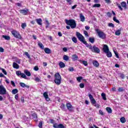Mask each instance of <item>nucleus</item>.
I'll use <instances>...</instances> for the list:
<instances>
[{
  "instance_id": "f257e3e1",
  "label": "nucleus",
  "mask_w": 128,
  "mask_h": 128,
  "mask_svg": "<svg viewBox=\"0 0 128 128\" xmlns=\"http://www.w3.org/2000/svg\"><path fill=\"white\" fill-rule=\"evenodd\" d=\"M65 22L68 24V26H70V28L72 29L76 28V20H66Z\"/></svg>"
},
{
  "instance_id": "f03ea898",
  "label": "nucleus",
  "mask_w": 128,
  "mask_h": 128,
  "mask_svg": "<svg viewBox=\"0 0 128 128\" xmlns=\"http://www.w3.org/2000/svg\"><path fill=\"white\" fill-rule=\"evenodd\" d=\"M86 48H88L89 50L92 51V52H95L96 54H100V50L98 48L96 47V46H92L91 44H88L86 46Z\"/></svg>"
},
{
  "instance_id": "7ed1b4c3",
  "label": "nucleus",
  "mask_w": 128,
  "mask_h": 128,
  "mask_svg": "<svg viewBox=\"0 0 128 128\" xmlns=\"http://www.w3.org/2000/svg\"><path fill=\"white\" fill-rule=\"evenodd\" d=\"M54 82L57 86H60L62 84V77L60 73L57 72L54 74Z\"/></svg>"
},
{
  "instance_id": "20e7f679",
  "label": "nucleus",
  "mask_w": 128,
  "mask_h": 128,
  "mask_svg": "<svg viewBox=\"0 0 128 128\" xmlns=\"http://www.w3.org/2000/svg\"><path fill=\"white\" fill-rule=\"evenodd\" d=\"M76 36L78 38V40L81 42H82L84 44H86V46L88 44L86 41V39L84 37L82 36V34L79 32H76Z\"/></svg>"
},
{
  "instance_id": "39448f33",
  "label": "nucleus",
  "mask_w": 128,
  "mask_h": 128,
  "mask_svg": "<svg viewBox=\"0 0 128 128\" xmlns=\"http://www.w3.org/2000/svg\"><path fill=\"white\" fill-rule=\"evenodd\" d=\"M76 36L78 38V40L81 42H82L84 44H86V46L88 44L86 41V39L84 37L82 36V34L79 32H76Z\"/></svg>"
},
{
  "instance_id": "423d86ee",
  "label": "nucleus",
  "mask_w": 128,
  "mask_h": 128,
  "mask_svg": "<svg viewBox=\"0 0 128 128\" xmlns=\"http://www.w3.org/2000/svg\"><path fill=\"white\" fill-rule=\"evenodd\" d=\"M96 32H97V34L100 38H102V40H104L106 38V35L104 32L100 31L99 29H96Z\"/></svg>"
},
{
  "instance_id": "0eeeda50",
  "label": "nucleus",
  "mask_w": 128,
  "mask_h": 128,
  "mask_svg": "<svg viewBox=\"0 0 128 128\" xmlns=\"http://www.w3.org/2000/svg\"><path fill=\"white\" fill-rule=\"evenodd\" d=\"M90 100L92 106H96V108H100V104H96V100L94 99V96H90Z\"/></svg>"
},
{
  "instance_id": "6e6552de",
  "label": "nucleus",
  "mask_w": 128,
  "mask_h": 128,
  "mask_svg": "<svg viewBox=\"0 0 128 128\" xmlns=\"http://www.w3.org/2000/svg\"><path fill=\"white\" fill-rule=\"evenodd\" d=\"M11 32L12 36H14V38H18V40H22V36H20V33H18V32L16 30H13Z\"/></svg>"
},
{
  "instance_id": "1a4fd4ad",
  "label": "nucleus",
  "mask_w": 128,
  "mask_h": 128,
  "mask_svg": "<svg viewBox=\"0 0 128 128\" xmlns=\"http://www.w3.org/2000/svg\"><path fill=\"white\" fill-rule=\"evenodd\" d=\"M16 74L18 76H21L22 78H24V80H28V78L26 76V75L24 73H22V71L18 70L16 72Z\"/></svg>"
},
{
  "instance_id": "9d476101",
  "label": "nucleus",
  "mask_w": 128,
  "mask_h": 128,
  "mask_svg": "<svg viewBox=\"0 0 128 128\" xmlns=\"http://www.w3.org/2000/svg\"><path fill=\"white\" fill-rule=\"evenodd\" d=\"M66 106L69 112H74V106H72V105L70 102H66Z\"/></svg>"
},
{
  "instance_id": "9b49d317",
  "label": "nucleus",
  "mask_w": 128,
  "mask_h": 128,
  "mask_svg": "<svg viewBox=\"0 0 128 128\" xmlns=\"http://www.w3.org/2000/svg\"><path fill=\"white\" fill-rule=\"evenodd\" d=\"M6 94V90L3 85H0V94Z\"/></svg>"
},
{
  "instance_id": "f8f14e48",
  "label": "nucleus",
  "mask_w": 128,
  "mask_h": 128,
  "mask_svg": "<svg viewBox=\"0 0 128 128\" xmlns=\"http://www.w3.org/2000/svg\"><path fill=\"white\" fill-rule=\"evenodd\" d=\"M20 14H23V16H26V14H28V9L20 10Z\"/></svg>"
},
{
  "instance_id": "ddd939ff",
  "label": "nucleus",
  "mask_w": 128,
  "mask_h": 128,
  "mask_svg": "<svg viewBox=\"0 0 128 128\" xmlns=\"http://www.w3.org/2000/svg\"><path fill=\"white\" fill-rule=\"evenodd\" d=\"M53 127L54 128H65L64 126L62 124H58L56 123L53 125Z\"/></svg>"
},
{
  "instance_id": "4468645a",
  "label": "nucleus",
  "mask_w": 128,
  "mask_h": 128,
  "mask_svg": "<svg viewBox=\"0 0 128 128\" xmlns=\"http://www.w3.org/2000/svg\"><path fill=\"white\" fill-rule=\"evenodd\" d=\"M103 52H104L106 53L108 52H110V48H108V46L106 44H104L103 46Z\"/></svg>"
},
{
  "instance_id": "2eb2a0df",
  "label": "nucleus",
  "mask_w": 128,
  "mask_h": 128,
  "mask_svg": "<svg viewBox=\"0 0 128 128\" xmlns=\"http://www.w3.org/2000/svg\"><path fill=\"white\" fill-rule=\"evenodd\" d=\"M92 63L93 64V66H96V68H98V66H100V64L98 63V62L97 60H94L92 62Z\"/></svg>"
},
{
  "instance_id": "dca6fc26",
  "label": "nucleus",
  "mask_w": 128,
  "mask_h": 128,
  "mask_svg": "<svg viewBox=\"0 0 128 128\" xmlns=\"http://www.w3.org/2000/svg\"><path fill=\"white\" fill-rule=\"evenodd\" d=\"M20 86H21V88H30V86L26 84L24 82H20Z\"/></svg>"
},
{
  "instance_id": "f3484780",
  "label": "nucleus",
  "mask_w": 128,
  "mask_h": 128,
  "mask_svg": "<svg viewBox=\"0 0 128 128\" xmlns=\"http://www.w3.org/2000/svg\"><path fill=\"white\" fill-rule=\"evenodd\" d=\"M80 22H84L86 20V18L84 17V16L82 14H80Z\"/></svg>"
},
{
  "instance_id": "a211bd4d",
  "label": "nucleus",
  "mask_w": 128,
  "mask_h": 128,
  "mask_svg": "<svg viewBox=\"0 0 128 128\" xmlns=\"http://www.w3.org/2000/svg\"><path fill=\"white\" fill-rule=\"evenodd\" d=\"M24 74H26V76H32V74L28 70H24Z\"/></svg>"
},
{
  "instance_id": "6ab92c4d",
  "label": "nucleus",
  "mask_w": 128,
  "mask_h": 128,
  "mask_svg": "<svg viewBox=\"0 0 128 128\" xmlns=\"http://www.w3.org/2000/svg\"><path fill=\"white\" fill-rule=\"evenodd\" d=\"M44 52H46V54H50L52 53V50H50V49L48 48H46L44 49Z\"/></svg>"
},
{
  "instance_id": "aec40b11",
  "label": "nucleus",
  "mask_w": 128,
  "mask_h": 128,
  "mask_svg": "<svg viewBox=\"0 0 128 128\" xmlns=\"http://www.w3.org/2000/svg\"><path fill=\"white\" fill-rule=\"evenodd\" d=\"M36 20L38 24H39V26H42V18H40L38 19H36Z\"/></svg>"
},
{
  "instance_id": "412c9836",
  "label": "nucleus",
  "mask_w": 128,
  "mask_h": 128,
  "mask_svg": "<svg viewBox=\"0 0 128 128\" xmlns=\"http://www.w3.org/2000/svg\"><path fill=\"white\" fill-rule=\"evenodd\" d=\"M122 32V28H120V29L116 30L115 32L116 36H120V33Z\"/></svg>"
},
{
  "instance_id": "4be33fe9",
  "label": "nucleus",
  "mask_w": 128,
  "mask_h": 128,
  "mask_svg": "<svg viewBox=\"0 0 128 128\" xmlns=\"http://www.w3.org/2000/svg\"><path fill=\"white\" fill-rule=\"evenodd\" d=\"M12 66L14 68H16V70H18V68H20V66L14 62L13 63Z\"/></svg>"
},
{
  "instance_id": "5701e85b",
  "label": "nucleus",
  "mask_w": 128,
  "mask_h": 128,
  "mask_svg": "<svg viewBox=\"0 0 128 128\" xmlns=\"http://www.w3.org/2000/svg\"><path fill=\"white\" fill-rule=\"evenodd\" d=\"M34 80L36 82H40L42 80H40V76H35Z\"/></svg>"
},
{
  "instance_id": "b1692460",
  "label": "nucleus",
  "mask_w": 128,
  "mask_h": 128,
  "mask_svg": "<svg viewBox=\"0 0 128 128\" xmlns=\"http://www.w3.org/2000/svg\"><path fill=\"white\" fill-rule=\"evenodd\" d=\"M59 66L61 68H64L66 67V64L62 62H59Z\"/></svg>"
},
{
  "instance_id": "393cba45",
  "label": "nucleus",
  "mask_w": 128,
  "mask_h": 128,
  "mask_svg": "<svg viewBox=\"0 0 128 128\" xmlns=\"http://www.w3.org/2000/svg\"><path fill=\"white\" fill-rule=\"evenodd\" d=\"M78 58V56L76 54H73L72 56V60L74 62H76Z\"/></svg>"
},
{
  "instance_id": "a878e982",
  "label": "nucleus",
  "mask_w": 128,
  "mask_h": 128,
  "mask_svg": "<svg viewBox=\"0 0 128 128\" xmlns=\"http://www.w3.org/2000/svg\"><path fill=\"white\" fill-rule=\"evenodd\" d=\"M38 46L40 48H42V50H44V46L42 44V43L40 42H38Z\"/></svg>"
},
{
  "instance_id": "bb28decb",
  "label": "nucleus",
  "mask_w": 128,
  "mask_h": 128,
  "mask_svg": "<svg viewBox=\"0 0 128 128\" xmlns=\"http://www.w3.org/2000/svg\"><path fill=\"white\" fill-rule=\"evenodd\" d=\"M2 38H4V40H10V36H8L3 35L2 36Z\"/></svg>"
},
{
  "instance_id": "cd10ccee",
  "label": "nucleus",
  "mask_w": 128,
  "mask_h": 128,
  "mask_svg": "<svg viewBox=\"0 0 128 128\" xmlns=\"http://www.w3.org/2000/svg\"><path fill=\"white\" fill-rule=\"evenodd\" d=\"M121 6L122 8H124L125 10L126 8V3L125 2H121Z\"/></svg>"
},
{
  "instance_id": "c85d7f7f",
  "label": "nucleus",
  "mask_w": 128,
  "mask_h": 128,
  "mask_svg": "<svg viewBox=\"0 0 128 128\" xmlns=\"http://www.w3.org/2000/svg\"><path fill=\"white\" fill-rule=\"evenodd\" d=\"M120 121L122 124H124V122H126V118L124 117H122L120 118Z\"/></svg>"
},
{
  "instance_id": "c756f323",
  "label": "nucleus",
  "mask_w": 128,
  "mask_h": 128,
  "mask_svg": "<svg viewBox=\"0 0 128 128\" xmlns=\"http://www.w3.org/2000/svg\"><path fill=\"white\" fill-rule=\"evenodd\" d=\"M106 56L108 58H112V52L108 51V52H106Z\"/></svg>"
},
{
  "instance_id": "7c9ffc66",
  "label": "nucleus",
  "mask_w": 128,
  "mask_h": 128,
  "mask_svg": "<svg viewBox=\"0 0 128 128\" xmlns=\"http://www.w3.org/2000/svg\"><path fill=\"white\" fill-rule=\"evenodd\" d=\"M106 112H108V114H112V108H110V107H107L106 108Z\"/></svg>"
},
{
  "instance_id": "2f4dec72",
  "label": "nucleus",
  "mask_w": 128,
  "mask_h": 128,
  "mask_svg": "<svg viewBox=\"0 0 128 128\" xmlns=\"http://www.w3.org/2000/svg\"><path fill=\"white\" fill-rule=\"evenodd\" d=\"M69 59H70V58L68 57V56L66 55H64L63 60H66V62H68V60Z\"/></svg>"
},
{
  "instance_id": "473e14b6",
  "label": "nucleus",
  "mask_w": 128,
  "mask_h": 128,
  "mask_svg": "<svg viewBox=\"0 0 128 128\" xmlns=\"http://www.w3.org/2000/svg\"><path fill=\"white\" fill-rule=\"evenodd\" d=\"M32 116L34 120H38V114H36L34 113Z\"/></svg>"
},
{
  "instance_id": "72a5a7b5",
  "label": "nucleus",
  "mask_w": 128,
  "mask_h": 128,
  "mask_svg": "<svg viewBox=\"0 0 128 128\" xmlns=\"http://www.w3.org/2000/svg\"><path fill=\"white\" fill-rule=\"evenodd\" d=\"M89 42H91V44H94V37L90 38Z\"/></svg>"
},
{
  "instance_id": "f704fd0d",
  "label": "nucleus",
  "mask_w": 128,
  "mask_h": 128,
  "mask_svg": "<svg viewBox=\"0 0 128 128\" xmlns=\"http://www.w3.org/2000/svg\"><path fill=\"white\" fill-rule=\"evenodd\" d=\"M113 20L115 22H116L117 24H120V20H118V19H116V16H114L113 18Z\"/></svg>"
},
{
  "instance_id": "c9c22d12",
  "label": "nucleus",
  "mask_w": 128,
  "mask_h": 128,
  "mask_svg": "<svg viewBox=\"0 0 128 128\" xmlns=\"http://www.w3.org/2000/svg\"><path fill=\"white\" fill-rule=\"evenodd\" d=\"M80 62H81V64H84L85 66H88V62H86V60H81Z\"/></svg>"
},
{
  "instance_id": "e433bc0d",
  "label": "nucleus",
  "mask_w": 128,
  "mask_h": 128,
  "mask_svg": "<svg viewBox=\"0 0 128 128\" xmlns=\"http://www.w3.org/2000/svg\"><path fill=\"white\" fill-rule=\"evenodd\" d=\"M92 8H100V4H94L92 6Z\"/></svg>"
},
{
  "instance_id": "4c0bfd02",
  "label": "nucleus",
  "mask_w": 128,
  "mask_h": 128,
  "mask_svg": "<svg viewBox=\"0 0 128 128\" xmlns=\"http://www.w3.org/2000/svg\"><path fill=\"white\" fill-rule=\"evenodd\" d=\"M72 40L74 42L75 44H76L78 42V39L76 38V37H73L72 38Z\"/></svg>"
},
{
  "instance_id": "58836bf2",
  "label": "nucleus",
  "mask_w": 128,
  "mask_h": 128,
  "mask_svg": "<svg viewBox=\"0 0 128 128\" xmlns=\"http://www.w3.org/2000/svg\"><path fill=\"white\" fill-rule=\"evenodd\" d=\"M18 89H14L12 90V92L13 94H18Z\"/></svg>"
},
{
  "instance_id": "ea45409f",
  "label": "nucleus",
  "mask_w": 128,
  "mask_h": 128,
  "mask_svg": "<svg viewBox=\"0 0 128 128\" xmlns=\"http://www.w3.org/2000/svg\"><path fill=\"white\" fill-rule=\"evenodd\" d=\"M60 108L62 110H66V105H64V104H61Z\"/></svg>"
},
{
  "instance_id": "a19ab883",
  "label": "nucleus",
  "mask_w": 128,
  "mask_h": 128,
  "mask_svg": "<svg viewBox=\"0 0 128 128\" xmlns=\"http://www.w3.org/2000/svg\"><path fill=\"white\" fill-rule=\"evenodd\" d=\"M124 88L122 87H120L118 89V92H124Z\"/></svg>"
},
{
  "instance_id": "79ce46f5",
  "label": "nucleus",
  "mask_w": 128,
  "mask_h": 128,
  "mask_svg": "<svg viewBox=\"0 0 128 128\" xmlns=\"http://www.w3.org/2000/svg\"><path fill=\"white\" fill-rule=\"evenodd\" d=\"M114 54H115V56L117 58H120V56H118V52L116 50H114Z\"/></svg>"
},
{
  "instance_id": "37998d69",
  "label": "nucleus",
  "mask_w": 128,
  "mask_h": 128,
  "mask_svg": "<svg viewBox=\"0 0 128 128\" xmlns=\"http://www.w3.org/2000/svg\"><path fill=\"white\" fill-rule=\"evenodd\" d=\"M84 36H86V38H88V32L86 30H84Z\"/></svg>"
},
{
  "instance_id": "c03bdc74",
  "label": "nucleus",
  "mask_w": 128,
  "mask_h": 128,
  "mask_svg": "<svg viewBox=\"0 0 128 128\" xmlns=\"http://www.w3.org/2000/svg\"><path fill=\"white\" fill-rule=\"evenodd\" d=\"M76 80H77L78 82H80V80H82V77L78 76L76 78Z\"/></svg>"
},
{
  "instance_id": "a18cd8bd",
  "label": "nucleus",
  "mask_w": 128,
  "mask_h": 128,
  "mask_svg": "<svg viewBox=\"0 0 128 128\" xmlns=\"http://www.w3.org/2000/svg\"><path fill=\"white\" fill-rule=\"evenodd\" d=\"M1 70H2V72H3V74H5V76H6V74H8L4 68H1Z\"/></svg>"
},
{
  "instance_id": "49530a36",
  "label": "nucleus",
  "mask_w": 128,
  "mask_h": 128,
  "mask_svg": "<svg viewBox=\"0 0 128 128\" xmlns=\"http://www.w3.org/2000/svg\"><path fill=\"white\" fill-rule=\"evenodd\" d=\"M22 28L24 29V28L26 27V24L22 23L21 25Z\"/></svg>"
},
{
  "instance_id": "de8ad7c7",
  "label": "nucleus",
  "mask_w": 128,
  "mask_h": 128,
  "mask_svg": "<svg viewBox=\"0 0 128 128\" xmlns=\"http://www.w3.org/2000/svg\"><path fill=\"white\" fill-rule=\"evenodd\" d=\"M38 126L40 128H42V121H40L39 122Z\"/></svg>"
},
{
  "instance_id": "09e8293b",
  "label": "nucleus",
  "mask_w": 128,
  "mask_h": 128,
  "mask_svg": "<svg viewBox=\"0 0 128 128\" xmlns=\"http://www.w3.org/2000/svg\"><path fill=\"white\" fill-rule=\"evenodd\" d=\"M108 26L110 28H114V24L112 23H109Z\"/></svg>"
},
{
  "instance_id": "8fccbe9b",
  "label": "nucleus",
  "mask_w": 128,
  "mask_h": 128,
  "mask_svg": "<svg viewBox=\"0 0 128 128\" xmlns=\"http://www.w3.org/2000/svg\"><path fill=\"white\" fill-rule=\"evenodd\" d=\"M24 54H25V56H26L28 58H30V54H28V52H25Z\"/></svg>"
},
{
  "instance_id": "3c124183",
  "label": "nucleus",
  "mask_w": 128,
  "mask_h": 128,
  "mask_svg": "<svg viewBox=\"0 0 128 128\" xmlns=\"http://www.w3.org/2000/svg\"><path fill=\"white\" fill-rule=\"evenodd\" d=\"M116 6L120 10H122V8L120 4H117Z\"/></svg>"
},
{
  "instance_id": "603ef678",
  "label": "nucleus",
  "mask_w": 128,
  "mask_h": 128,
  "mask_svg": "<svg viewBox=\"0 0 128 128\" xmlns=\"http://www.w3.org/2000/svg\"><path fill=\"white\" fill-rule=\"evenodd\" d=\"M120 78H122V80H124L125 78L124 74H120Z\"/></svg>"
},
{
  "instance_id": "864d4df0",
  "label": "nucleus",
  "mask_w": 128,
  "mask_h": 128,
  "mask_svg": "<svg viewBox=\"0 0 128 128\" xmlns=\"http://www.w3.org/2000/svg\"><path fill=\"white\" fill-rule=\"evenodd\" d=\"M99 114L101 116H104V112H102V110H99Z\"/></svg>"
},
{
  "instance_id": "5fc2aeb1",
  "label": "nucleus",
  "mask_w": 128,
  "mask_h": 128,
  "mask_svg": "<svg viewBox=\"0 0 128 128\" xmlns=\"http://www.w3.org/2000/svg\"><path fill=\"white\" fill-rule=\"evenodd\" d=\"M106 14H107V16H108V18H112V13H110V12H108L106 13Z\"/></svg>"
},
{
  "instance_id": "6e6d98bb",
  "label": "nucleus",
  "mask_w": 128,
  "mask_h": 128,
  "mask_svg": "<svg viewBox=\"0 0 128 128\" xmlns=\"http://www.w3.org/2000/svg\"><path fill=\"white\" fill-rule=\"evenodd\" d=\"M80 88H84V84L81 83L80 84Z\"/></svg>"
},
{
  "instance_id": "4d7b16f0",
  "label": "nucleus",
  "mask_w": 128,
  "mask_h": 128,
  "mask_svg": "<svg viewBox=\"0 0 128 128\" xmlns=\"http://www.w3.org/2000/svg\"><path fill=\"white\" fill-rule=\"evenodd\" d=\"M68 70L69 72H74V69L72 67H70L68 68Z\"/></svg>"
},
{
  "instance_id": "13d9d810",
  "label": "nucleus",
  "mask_w": 128,
  "mask_h": 128,
  "mask_svg": "<svg viewBox=\"0 0 128 128\" xmlns=\"http://www.w3.org/2000/svg\"><path fill=\"white\" fill-rule=\"evenodd\" d=\"M34 70H35L36 72H38V70L39 68H38V66H35L34 68Z\"/></svg>"
},
{
  "instance_id": "bf43d9fd",
  "label": "nucleus",
  "mask_w": 128,
  "mask_h": 128,
  "mask_svg": "<svg viewBox=\"0 0 128 128\" xmlns=\"http://www.w3.org/2000/svg\"><path fill=\"white\" fill-rule=\"evenodd\" d=\"M44 98L47 102H50V100L48 96H44Z\"/></svg>"
},
{
  "instance_id": "052dcab7",
  "label": "nucleus",
  "mask_w": 128,
  "mask_h": 128,
  "mask_svg": "<svg viewBox=\"0 0 128 128\" xmlns=\"http://www.w3.org/2000/svg\"><path fill=\"white\" fill-rule=\"evenodd\" d=\"M48 92H44L43 94L44 96H48Z\"/></svg>"
},
{
  "instance_id": "680f3d73",
  "label": "nucleus",
  "mask_w": 128,
  "mask_h": 128,
  "mask_svg": "<svg viewBox=\"0 0 128 128\" xmlns=\"http://www.w3.org/2000/svg\"><path fill=\"white\" fill-rule=\"evenodd\" d=\"M16 62H17V64H20V60H19L18 58H16Z\"/></svg>"
},
{
  "instance_id": "e2e57ef3",
  "label": "nucleus",
  "mask_w": 128,
  "mask_h": 128,
  "mask_svg": "<svg viewBox=\"0 0 128 128\" xmlns=\"http://www.w3.org/2000/svg\"><path fill=\"white\" fill-rule=\"evenodd\" d=\"M4 52V49L2 47H0V52Z\"/></svg>"
},
{
  "instance_id": "0e129e2a",
  "label": "nucleus",
  "mask_w": 128,
  "mask_h": 128,
  "mask_svg": "<svg viewBox=\"0 0 128 128\" xmlns=\"http://www.w3.org/2000/svg\"><path fill=\"white\" fill-rule=\"evenodd\" d=\"M50 124H54V120H52V119H50Z\"/></svg>"
},
{
  "instance_id": "69168bd1",
  "label": "nucleus",
  "mask_w": 128,
  "mask_h": 128,
  "mask_svg": "<svg viewBox=\"0 0 128 128\" xmlns=\"http://www.w3.org/2000/svg\"><path fill=\"white\" fill-rule=\"evenodd\" d=\"M11 84H12L13 86H16V84L14 83V82L12 80L11 81Z\"/></svg>"
},
{
  "instance_id": "338daca9",
  "label": "nucleus",
  "mask_w": 128,
  "mask_h": 128,
  "mask_svg": "<svg viewBox=\"0 0 128 128\" xmlns=\"http://www.w3.org/2000/svg\"><path fill=\"white\" fill-rule=\"evenodd\" d=\"M78 6L77 4H75L72 7V10H74Z\"/></svg>"
},
{
  "instance_id": "774afa93",
  "label": "nucleus",
  "mask_w": 128,
  "mask_h": 128,
  "mask_svg": "<svg viewBox=\"0 0 128 128\" xmlns=\"http://www.w3.org/2000/svg\"><path fill=\"white\" fill-rule=\"evenodd\" d=\"M62 50L64 52H68V48H62Z\"/></svg>"
}]
</instances>
